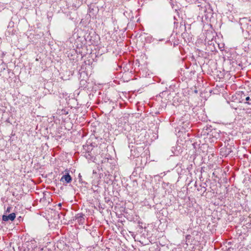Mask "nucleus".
I'll list each match as a JSON object with an SVG mask.
<instances>
[{"label":"nucleus","mask_w":251,"mask_h":251,"mask_svg":"<svg viewBox=\"0 0 251 251\" xmlns=\"http://www.w3.org/2000/svg\"><path fill=\"white\" fill-rule=\"evenodd\" d=\"M15 214L14 213H12L10 214L8 216L3 215L2 217V220L5 221L9 220L13 221L15 219Z\"/></svg>","instance_id":"nucleus-3"},{"label":"nucleus","mask_w":251,"mask_h":251,"mask_svg":"<svg viewBox=\"0 0 251 251\" xmlns=\"http://www.w3.org/2000/svg\"><path fill=\"white\" fill-rule=\"evenodd\" d=\"M250 100V98L249 97H247L246 98V100Z\"/></svg>","instance_id":"nucleus-5"},{"label":"nucleus","mask_w":251,"mask_h":251,"mask_svg":"<svg viewBox=\"0 0 251 251\" xmlns=\"http://www.w3.org/2000/svg\"><path fill=\"white\" fill-rule=\"evenodd\" d=\"M60 181L62 182L69 183L72 181V177L68 174L63 176L60 179Z\"/></svg>","instance_id":"nucleus-2"},{"label":"nucleus","mask_w":251,"mask_h":251,"mask_svg":"<svg viewBox=\"0 0 251 251\" xmlns=\"http://www.w3.org/2000/svg\"><path fill=\"white\" fill-rule=\"evenodd\" d=\"M113 24L114 26L113 30L114 32L112 35V38L114 40H117L118 39V37H120V34H118V29L119 28V27L117 25V21H113Z\"/></svg>","instance_id":"nucleus-1"},{"label":"nucleus","mask_w":251,"mask_h":251,"mask_svg":"<svg viewBox=\"0 0 251 251\" xmlns=\"http://www.w3.org/2000/svg\"><path fill=\"white\" fill-rule=\"evenodd\" d=\"M7 211H8V212H9V211H10V208H8L7 209Z\"/></svg>","instance_id":"nucleus-7"},{"label":"nucleus","mask_w":251,"mask_h":251,"mask_svg":"<svg viewBox=\"0 0 251 251\" xmlns=\"http://www.w3.org/2000/svg\"><path fill=\"white\" fill-rule=\"evenodd\" d=\"M226 150V149H225V148H222V149H221V152H224V150Z\"/></svg>","instance_id":"nucleus-6"},{"label":"nucleus","mask_w":251,"mask_h":251,"mask_svg":"<svg viewBox=\"0 0 251 251\" xmlns=\"http://www.w3.org/2000/svg\"><path fill=\"white\" fill-rule=\"evenodd\" d=\"M229 152H230V151H229V150H228L227 151H225V153H224V155H227L229 153Z\"/></svg>","instance_id":"nucleus-4"}]
</instances>
